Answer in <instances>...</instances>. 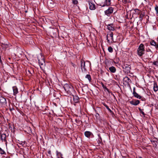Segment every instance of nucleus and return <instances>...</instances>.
Listing matches in <instances>:
<instances>
[{"instance_id":"f257e3e1","label":"nucleus","mask_w":158,"mask_h":158,"mask_svg":"<svg viewBox=\"0 0 158 158\" xmlns=\"http://www.w3.org/2000/svg\"><path fill=\"white\" fill-rule=\"evenodd\" d=\"M145 52L144 46L143 44H141L137 50V53L139 56L141 57L144 54Z\"/></svg>"},{"instance_id":"f03ea898","label":"nucleus","mask_w":158,"mask_h":158,"mask_svg":"<svg viewBox=\"0 0 158 158\" xmlns=\"http://www.w3.org/2000/svg\"><path fill=\"white\" fill-rule=\"evenodd\" d=\"M64 88L66 92L70 94H71V92L73 90V86L69 84H65L64 86Z\"/></svg>"},{"instance_id":"7ed1b4c3","label":"nucleus","mask_w":158,"mask_h":158,"mask_svg":"<svg viewBox=\"0 0 158 158\" xmlns=\"http://www.w3.org/2000/svg\"><path fill=\"white\" fill-rule=\"evenodd\" d=\"M40 56L41 58L40 59L39 57L38 58L40 68L42 69V70H43L45 65V63L44 61V57L42 56V54H40Z\"/></svg>"},{"instance_id":"20e7f679","label":"nucleus","mask_w":158,"mask_h":158,"mask_svg":"<svg viewBox=\"0 0 158 158\" xmlns=\"http://www.w3.org/2000/svg\"><path fill=\"white\" fill-rule=\"evenodd\" d=\"M111 0H105L103 2L101 1L99 2L100 5L102 7L109 6L110 5Z\"/></svg>"},{"instance_id":"39448f33","label":"nucleus","mask_w":158,"mask_h":158,"mask_svg":"<svg viewBox=\"0 0 158 158\" xmlns=\"http://www.w3.org/2000/svg\"><path fill=\"white\" fill-rule=\"evenodd\" d=\"M114 9L112 7H109L107 10L105 11V14L106 15L109 16L113 12Z\"/></svg>"},{"instance_id":"423d86ee","label":"nucleus","mask_w":158,"mask_h":158,"mask_svg":"<svg viewBox=\"0 0 158 158\" xmlns=\"http://www.w3.org/2000/svg\"><path fill=\"white\" fill-rule=\"evenodd\" d=\"M107 39L109 42L110 41H113V34L112 32H110L109 34H108L107 35Z\"/></svg>"},{"instance_id":"0eeeda50","label":"nucleus","mask_w":158,"mask_h":158,"mask_svg":"<svg viewBox=\"0 0 158 158\" xmlns=\"http://www.w3.org/2000/svg\"><path fill=\"white\" fill-rule=\"evenodd\" d=\"M85 62L83 60H81V68L82 72H85L86 71V69L85 67Z\"/></svg>"},{"instance_id":"6e6552de","label":"nucleus","mask_w":158,"mask_h":158,"mask_svg":"<svg viewBox=\"0 0 158 158\" xmlns=\"http://www.w3.org/2000/svg\"><path fill=\"white\" fill-rule=\"evenodd\" d=\"M89 9L91 10H94L96 8L95 5L92 2L90 1H88Z\"/></svg>"},{"instance_id":"1a4fd4ad","label":"nucleus","mask_w":158,"mask_h":158,"mask_svg":"<svg viewBox=\"0 0 158 158\" xmlns=\"http://www.w3.org/2000/svg\"><path fill=\"white\" fill-rule=\"evenodd\" d=\"M130 103L132 105L137 106L139 103L140 101L138 100L135 99L130 101Z\"/></svg>"},{"instance_id":"9d476101","label":"nucleus","mask_w":158,"mask_h":158,"mask_svg":"<svg viewBox=\"0 0 158 158\" xmlns=\"http://www.w3.org/2000/svg\"><path fill=\"white\" fill-rule=\"evenodd\" d=\"M85 135L87 137L90 138L91 137H93L94 135L90 131H86L85 132Z\"/></svg>"},{"instance_id":"9b49d317","label":"nucleus","mask_w":158,"mask_h":158,"mask_svg":"<svg viewBox=\"0 0 158 158\" xmlns=\"http://www.w3.org/2000/svg\"><path fill=\"white\" fill-rule=\"evenodd\" d=\"M133 94L134 96L137 98L140 99L141 98V97L135 92V88H134L133 90Z\"/></svg>"},{"instance_id":"f8f14e48","label":"nucleus","mask_w":158,"mask_h":158,"mask_svg":"<svg viewBox=\"0 0 158 158\" xmlns=\"http://www.w3.org/2000/svg\"><path fill=\"white\" fill-rule=\"evenodd\" d=\"M107 28L110 31H114L115 29L114 27L112 24H109L107 26Z\"/></svg>"},{"instance_id":"ddd939ff","label":"nucleus","mask_w":158,"mask_h":158,"mask_svg":"<svg viewBox=\"0 0 158 158\" xmlns=\"http://www.w3.org/2000/svg\"><path fill=\"white\" fill-rule=\"evenodd\" d=\"M12 88L13 91V94L14 95L16 96L18 93V89L16 86H13Z\"/></svg>"},{"instance_id":"4468645a","label":"nucleus","mask_w":158,"mask_h":158,"mask_svg":"<svg viewBox=\"0 0 158 158\" xmlns=\"http://www.w3.org/2000/svg\"><path fill=\"white\" fill-rule=\"evenodd\" d=\"M110 71L112 73H115L116 71V69L113 66L110 67L109 68Z\"/></svg>"},{"instance_id":"2eb2a0df","label":"nucleus","mask_w":158,"mask_h":158,"mask_svg":"<svg viewBox=\"0 0 158 158\" xmlns=\"http://www.w3.org/2000/svg\"><path fill=\"white\" fill-rule=\"evenodd\" d=\"M123 68H124L123 67ZM130 69L131 68L129 66H125L124 68V72L126 73H129L130 72Z\"/></svg>"},{"instance_id":"dca6fc26","label":"nucleus","mask_w":158,"mask_h":158,"mask_svg":"<svg viewBox=\"0 0 158 158\" xmlns=\"http://www.w3.org/2000/svg\"><path fill=\"white\" fill-rule=\"evenodd\" d=\"M1 138L2 140H3L5 142H6V136L5 134H3L1 135ZM5 143L6 144V143L5 142Z\"/></svg>"},{"instance_id":"f3484780","label":"nucleus","mask_w":158,"mask_h":158,"mask_svg":"<svg viewBox=\"0 0 158 158\" xmlns=\"http://www.w3.org/2000/svg\"><path fill=\"white\" fill-rule=\"evenodd\" d=\"M73 101L75 103H77L79 102V98L77 96H73Z\"/></svg>"},{"instance_id":"a211bd4d","label":"nucleus","mask_w":158,"mask_h":158,"mask_svg":"<svg viewBox=\"0 0 158 158\" xmlns=\"http://www.w3.org/2000/svg\"><path fill=\"white\" fill-rule=\"evenodd\" d=\"M1 46L4 49H6L8 47V45L7 44L3 43L1 44Z\"/></svg>"},{"instance_id":"6ab92c4d","label":"nucleus","mask_w":158,"mask_h":158,"mask_svg":"<svg viewBox=\"0 0 158 158\" xmlns=\"http://www.w3.org/2000/svg\"><path fill=\"white\" fill-rule=\"evenodd\" d=\"M6 102V99L3 97H0V102L1 103H3L5 102Z\"/></svg>"},{"instance_id":"aec40b11","label":"nucleus","mask_w":158,"mask_h":158,"mask_svg":"<svg viewBox=\"0 0 158 158\" xmlns=\"http://www.w3.org/2000/svg\"><path fill=\"white\" fill-rule=\"evenodd\" d=\"M153 88L154 91L155 92L158 90V87L156 84H154Z\"/></svg>"},{"instance_id":"412c9836","label":"nucleus","mask_w":158,"mask_h":158,"mask_svg":"<svg viewBox=\"0 0 158 158\" xmlns=\"http://www.w3.org/2000/svg\"><path fill=\"white\" fill-rule=\"evenodd\" d=\"M85 78H87L89 81H90L91 80V78L89 74H87L85 76Z\"/></svg>"},{"instance_id":"4be33fe9","label":"nucleus","mask_w":158,"mask_h":158,"mask_svg":"<svg viewBox=\"0 0 158 158\" xmlns=\"http://www.w3.org/2000/svg\"><path fill=\"white\" fill-rule=\"evenodd\" d=\"M156 42L153 40L151 41L150 42V44L152 45L155 46V45H156Z\"/></svg>"},{"instance_id":"5701e85b","label":"nucleus","mask_w":158,"mask_h":158,"mask_svg":"<svg viewBox=\"0 0 158 158\" xmlns=\"http://www.w3.org/2000/svg\"><path fill=\"white\" fill-rule=\"evenodd\" d=\"M108 51L110 52H112L113 51V48L111 46H110L108 48Z\"/></svg>"},{"instance_id":"b1692460","label":"nucleus","mask_w":158,"mask_h":158,"mask_svg":"<svg viewBox=\"0 0 158 158\" xmlns=\"http://www.w3.org/2000/svg\"><path fill=\"white\" fill-rule=\"evenodd\" d=\"M56 155L58 156L61 157L62 155L61 153L60 152H58V151H56Z\"/></svg>"},{"instance_id":"393cba45","label":"nucleus","mask_w":158,"mask_h":158,"mask_svg":"<svg viewBox=\"0 0 158 158\" xmlns=\"http://www.w3.org/2000/svg\"><path fill=\"white\" fill-rule=\"evenodd\" d=\"M102 86L103 88L105 89V91H106L108 92H109V89L105 86H104L103 85H102Z\"/></svg>"},{"instance_id":"a878e982","label":"nucleus","mask_w":158,"mask_h":158,"mask_svg":"<svg viewBox=\"0 0 158 158\" xmlns=\"http://www.w3.org/2000/svg\"><path fill=\"white\" fill-rule=\"evenodd\" d=\"M124 79L126 81H127V82H130L131 81V80L128 77H125L124 78Z\"/></svg>"},{"instance_id":"bb28decb","label":"nucleus","mask_w":158,"mask_h":158,"mask_svg":"<svg viewBox=\"0 0 158 158\" xmlns=\"http://www.w3.org/2000/svg\"><path fill=\"white\" fill-rule=\"evenodd\" d=\"M0 153L2 154H4L5 153V152L2 149H0Z\"/></svg>"},{"instance_id":"cd10ccee","label":"nucleus","mask_w":158,"mask_h":158,"mask_svg":"<svg viewBox=\"0 0 158 158\" xmlns=\"http://www.w3.org/2000/svg\"><path fill=\"white\" fill-rule=\"evenodd\" d=\"M104 106L110 112H111V110L109 108V107L106 104H104Z\"/></svg>"},{"instance_id":"c85d7f7f","label":"nucleus","mask_w":158,"mask_h":158,"mask_svg":"<svg viewBox=\"0 0 158 158\" xmlns=\"http://www.w3.org/2000/svg\"><path fill=\"white\" fill-rule=\"evenodd\" d=\"M155 10L156 11V13L158 14V6H156L155 7Z\"/></svg>"},{"instance_id":"c756f323","label":"nucleus","mask_w":158,"mask_h":158,"mask_svg":"<svg viewBox=\"0 0 158 158\" xmlns=\"http://www.w3.org/2000/svg\"><path fill=\"white\" fill-rule=\"evenodd\" d=\"M73 4H77L78 3V2L77 0H73Z\"/></svg>"},{"instance_id":"7c9ffc66","label":"nucleus","mask_w":158,"mask_h":158,"mask_svg":"<svg viewBox=\"0 0 158 158\" xmlns=\"http://www.w3.org/2000/svg\"><path fill=\"white\" fill-rule=\"evenodd\" d=\"M153 65L158 66V61H154L153 63Z\"/></svg>"},{"instance_id":"2f4dec72","label":"nucleus","mask_w":158,"mask_h":158,"mask_svg":"<svg viewBox=\"0 0 158 158\" xmlns=\"http://www.w3.org/2000/svg\"><path fill=\"white\" fill-rule=\"evenodd\" d=\"M144 16V15L142 13L140 14L139 15V18L140 19H142Z\"/></svg>"},{"instance_id":"473e14b6","label":"nucleus","mask_w":158,"mask_h":158,"mask_svg":"<svg viewBox=\"0 0 158 158\" xmlns=\"http://www.w3.org/2000/svg\"><path fill=\"white\" fill-rule=\"evenodd\" d=\"M26 72H27V74H28L29 76H31L32 74L31 72L29 70H28L27 71H26Z\"/></svg>"},{"instance_id":"72a5a7b5","label":"nucleus","mask_w":158,"mask_h":158,"mask_svg":"<svg viewBox=\"0 0 158 158\" xmlns=\"http://www.w3.org/2000/svg\"><path fill=\"white\" fill-rule=\"evenodd\" d=\"M139 110L140 111V113L142 114L143 115H145V114L142 111V110L140 108H139Z\"/></svg>"},{"instance_id":"f704fd0d","label":"nucleus","mask_w":158,"mask_h":158,"mask_svg":"<svg viewBox=\"0 0 158 158\" xmlns=\"http://www.w3.org/2000/svg\"><path fill=\"white\" fill-rule=\"evenodd\" d=\"M147 51V52H149V53H150V56H151V55L152 53V52L151 51V50L149 49L148 50H146Z\"/></svg>"},{"instance_id":"c9c22d12","label":"nucleus","mask_w":158,"mask_h":158,"mask_svg":"<svg viewBox=\"0 0 158 158\" xmlns=\"http://www.w3.org/2000/svg\"><path fill=\"white\" fill-rule=\"evenodd\" d=\"M72 64V65L74 67H76V65H75L74 64H73V63H72L71 64Z\"/></svg>"},{"instance_id":"e433bc0d","label":"nucleus","mask_w":158,"mask_h":158,"mask_svg":"<svg viewBox=\"0 0 158 158\" xmlns=\"http://www.w3.org/2000/svg\"><path fill=\"white\" fill-rule=\"evenodd\" d=\"M155 48H158V44H156V45H155Z\"/></svg>"},{"instance_id":"4c0bfd02","label":"nucleus","mask_w":158,"mask_h":158,"mask_svg":"<svg viewBox=\"0 0 158 158\" xmlns=\"http://www.w3.org/2000/svg\"><path fill=\"white\" fill-rule=\"evenodd\" d=\"M48 154H51V151L50 150L49 151H48Z\"/></svg>"},{"instance_id":"58836bf2","label":"nucleus","mask_w":158,"mask_h":158,"mask_svg":"<svg viewBox=\"0 0 158 158\" xmlns=\"http://www.w3.org/2000/svg\"><path fill=\"white\" fill-rule=\"evenodd\" d=\"M139 158H142L141 157H139Z\"/></svg>"},{"instance_id":"ea45409f","label":"nucleus","mask_w":158,"mask_h":158,"mask_svg":"<svg viewBox=\"0 0 158 158\" xmlns=\"http://www.w3.org/2000/svg\"><path fill=\"white\" fill-rule=\"evenodd\" d=\"M6 158H10V157H7Z\"/></svg>"}]
</instances>
